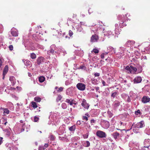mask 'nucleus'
Here are the masks:
<instances>
[{
    "label": "nucleus",
    "instance_id": "obj_1",
    "mask_svg": "<svg viewBox=\"0 0 150 150\" xmlns=\"http://www.w3.org/2000/svg\"><path fill=\"white\" fill-rule=\"evenodd\" d=\"M96 135L100 138H105L107 136L105 133L103 131L98 130L96 132Z\"/></svg>",
    "mask_w": 150,
    "mask_h": 150
},
{
    "label": "nucleus",
    "instance_id": "obj_2",
    "mask_svg": "<svg viewBox=\"0 0 150 150\" xmlns=\"http://www.w3.org/2000/svg\"><path fill=\"white\" fill-rule=\"evenodd\" d=\"M50 48V50L47 51V54L49 55H54L56 53V52L54 51L55 50V45H52Z\"/></svg>",
    "mask_w": 150,
    "mask_h": 150
},
{
    "label": "nucleus",
    "instance_id": "obj_3",
    "mask_svg": "<svg viewBox=\"0 0 150 150\" xmlns=\"http://www.w3.org/2000/svg\"><path fill=\"white\" fill-rule=\"evenodd\" d=\"M81 105L84 108L87 110L88 109L90 105L88 103H87L86 100L85 99H83L82 100Z\"/></svg>",
    "mask_w": 150,
    "mask_h": 150
},
{
    "label": "nucleus",
    "instance_id": "obj_4",
    "mask_svg": "<svg viewBox=\"0 0 150 150\" xmlns=\"http://www.w3.org/2000/svg\"><path fill=\"white\" fill-rule=\"evenodd\" d=\"M76 87L80 90L83 91L86 88V86L83 83H79L76 85Z\"/></svg>",
    "mask_w": 150,
    "mask_h": 150
},
{
    "label": "nucleus",
    "instance_id": "obj_5",
    "mask_svg": "<svg viewBox=\"0 0 150 150\" xmlns=\"http://www.w3.org/2000/svg\"><path fill=\"white\" fill-rule=\"evenodd\" d=\"M65 102L71 105H72L73 104L76 105L77 104V102L74 99L67 98L66 99Z\"/></svg>",
    "mask_w": 150,
    "mask_h": 150
},
{
    "label": "nucleus",
    "instance_id": "obj_6",
    "mask_svg": "<svg viewBox=\"0 0 150 150\" xmlns=\"http://www.w3.org/2000/svg\"><path fill=\"white\" fill-rule=\"evenodd\" d=\"M101 124L102 127L104 129H108L110 126V124L109 122L105 120H103L101 122Z\"/></svg>",
    "mask_w": 150,
    "mask_h": 150
},
{
    "label": "nucleus",
    "instance_id": "obj_7",
    "mask_svg": "<svg viewBox=\"0 0 150 150\" xmlns=\"http://www.w3.org/2000/svg\"><path fill=\"white\" fill-rule=\"evenodd\" d=\"M120 102L118 100H115L112 104V107L114 110H117L120 105Z\"/></svg>",
    "mask_w": 150,
    "mask_h": 150
},
{
    "label": "nucleus",
    "instance_id": "obj_8",
    "mask_svg": "<svg viewBox=\"0 0 150 150\" xmlns=\"http://www.w3.org/2000/svg\"><path fill=\"white\" fill-rule=\"evenodd\" d=\"M150 101V98L148 96H144L142 100V102L144 103H146Z\"/></svg>",
    "mask_w": 150,
    "mask_h": 150
},
{
    "label": "nucleus",
    "instance_id": "obj_9",
    "mask_svg": "<svg viewBox=\"0 0 150 150\" xmlns=\"http://www.w3.org/2000/svg\"><path fill=\"white\" fill-rule=\"evenodd\" d=\"M142 81V79L140 76L136 77L134 80V83H140Z\"/></svg>",
    "mask_w": 150,
    "mask_h": 150
},
{
    "label": "nucleus",
    "instance_id": "obj_10",
    "mask_svg": "<svg viewBox=\"0 0 150 150\" xmlns=\"http://www.w3.org/2000/svg\"><path fill=\"white\" fill-rule=\"evenodd\" d=\"M144 125V122L143 121H141L137 123L135 126L136 128H139L142 127Z\"/></svg>",
    "mask_w": 150,
    "mask_h": 150
},
{
    "label": "nucleus",
    "instance_id": "obj_11",
    "mask_svg": "<svg viewBox=\"0 0 150 150\" xmlns=\"http://www.w3.org/2000/svg\"><path fill=\"white\" fill-rule=\"evenodd\" d=\"M98 39V36L96 35H94L91 37V41L92 42H97Z\"/></svg>",
    "mask_w": 150,
    "mask_h": 150
},
{
    "label": "nucleus",
    "instance_id": "obj_12",
    "mask_svg": "<svg viewBox=\"0 0 150 150\" xmlns=\"http://www.w3.org/2000/svg\"><path fill=\"white\" fill-rule=\"evenodd\" d=\"M44 58L43 57H40L38 58L37 59V64L39 65L42 62H43Z\"/></svg>",
    "mask_w": 150,
    "mask_h": 150
},
{
    "label": "nucleus",
    "instance_id": "obj_13",
    "mask_svg": "<svg viewBox=\"0 0 150 150\" xmlns=\"http://www.w3.org/2000/svg\"><path fill=\"white\" fill-rule=\"evenodd\" d=\"M130 73L132 74H136V72L137 70V68L132 66H130Z\"/></svg>",
    "mask_w": 150,
    "mask_h": 150
},
{
    "label": "nucleus",
    "instance_id": "obj_14",
    "mask_svg": "<svg viewBox=\"0 0 150 150\" xmlns=\"http://www.w3.org/2000/svg\"><path fill=\"white\" fill-rule=\"evenodd\" d=\"M8 66L7 65H6L3 71V74H6L8 72Z\"/></svg>",
    "mask_w": 150,
    "mask_h": 150
},
{
    "label": "nucleus",
    "instance_id": "obj_15",
    "mask_svg": "<svg viewBox=\"0 0 150 150\" xmlns=\"http://www.w3.org/2000/svg\"><path fill=\"white\" fill-rule=\"evenodd\" d=\"M7 123V120L5 118H2L0 120V124H4L5 125H6Z\"/></svg>",
    "mask_w": 150,
    "mask_h": 150
},
{
    "label": "nucleus",
    "instance_id": "obj_16",
    "mask_svg": "<svg viewBox=\"0 0 150 150\" xmlns=\"http://www.w3.org/2000/svg\"><path fill=\"white\" fill-rule=\"evenodd\" d=\"M112 135L113 137L115 139H117L118 137H119V136H120V134L119 133L116 132L113 133V134H112Z\"/></svg>",
    "mask_w": 150,
    "mask_h": 150
},
{
    "label": "nucleus",
    "instance_id": "obj_17",
    "mask_svg": "<svg viewBox=\"0 0 150 150\" xmlns=\"http://www.w3.org/2000/svg\"><path fill=\"white\" fill-rule=\"evenodd\" d=\"M11 34L14 37H17L18 36V32L17 31L12 30L11 32Z\"/></svg>",
    "mask_w": 150,
    "mask_h": 150
},
{
    "label": "nucleus",
    "instance_id": "obj_18",
    "mask_svg": "<svg viewBox=\"0 0 150 150\" xmlns=\"http://www.w3.org/2000/svg\"><path fill=\"white\" fill-rule=\"evenodd\" d=\"M76 127L75 125H73L71 127H69V130L71 132L74 131L76 129Z\"/></svg>",
    "mask_w": 150,
    "mask_h": 150
},
{
    "label": "nucleus",
    "instance_id": "obj_19",
    "mask_svg": "<svg viewBox=\"0 0 150 150\" xmlns=\"http://www.w3.org/2000/svg\"><path fill=\"white\" fill-rule=\"evenodd\" d=\"M24 64L27 66H30L31 62L28 60H25L24 61Z\"/></svg>",
    "mask_w": 150,
    "mask_h": 150
},
{
    "label": "nucleus",
    "instance_id": "obj_20",
    "mask_svg": "<svg viewBox=\"0 0 150 150\" xmlns=\"http://www.w3.org/2000/svg\"><path fill=\"white\" fill-rule=\"evenodd\" d=\"M45 80V78L43 76H40L39 78V81L41 83L43 82Z\"/></svg>",
    "mask_w": 150,
    "mask_h": 150
},
{
    "label": "nucleus",
    "instance_id": "obj_21",
    "mask_svg": "<svg viewBox=\"0 0 150 150\" xmlns=\"http://www.w3.org/2000/svg\"><path fill=\"white\" fill-rule=\"evenodd\" d=\"M32 106L34 109L38 107L37 104L36 103L34 102H32L31 103Z\"/></svg>",
    "mask_w": 150,
    "mask_h": 150
},
{
    "label": "nucleus",
    "instance_id": "obj_22",
    "mask_svg": "<svg viewBox=\"0 0 150 150\" xmlns=\"http://www.w3.org/2000/svg\"><path fill=\"white\" fill-rule=\"evenodd\" d=\"M4 113L5 114H8L9 113L10 111L7 108H4Z\"/></svg>",
    "mask_w": 150,
    "mask_h": 150
},
{
    "label": "nucleus",
    "instance_id": "obj_23",
    "mask_svg": "<svg viewBox=\"0 0 150 150\" xmlns=\"http://www.w3.org/2000/svg\"><path fill=\"white\" fill-rule=\"evenodd\" d=\"M135 43V42L134 41L129 40L127 42V45H133Z\"/></svg>",
    "mask_w": 150,
    "mask_h": 150
},
{
    "label": "nucleus",
    "instance_id": "obj_24",
    "mask_svg": "<svg viewBox=\"0 0 150 150\" xmlns=\"http://www.w3.org/2000/svg\"><path fill=\"white\" fill-rule=\"evenodd\" d=\"M30 57L33 59H35L36 58V55L34 53H32L30 54Z\"/></svg>",
    "mask_w": 150,
    "mask_h": 150
},
{
    "label": "nucleus",
    "instance_id": "obj_25",
    "mask_svg": "<svg viewBox=\"0 0 150 150\" xmlns=\"http://www.w3.org/2000/svg\"><path fill=\"white\" fill-rule=\"evenodd\" d=\"M34 100L37 102H39L41 101V99L40 97H36L34 98Z\"/></svg>",
    "mask_w": 150,
    "mask_h": 150
},
{
    "label": "nucleus",
    "instance_id": "obj_26",
    "mask_svg": "<svg viewBox=\"0 0 150 150\" xmlns=\"http://www.w3.org/2000/svg\"><path fill=\"white\" fill-rule=\"evenodd\" d=\"M85 146L88 147L90 146V143L88 141H87L84 143Z\"/></svg>",
    "mask_w": 150,
    "mask_h": 150
},
{
    "label": "nucleus",
    "instance_id": "obj_27",
    "mask_svg": "<svg viewBox=\"0 0 150 150\" xmlns=\"http://www.w3.org/2000/svg\"><path fill=\"white\" fill-rule=\"evenodd\" d=\"M62 98V97L61 95H58L56 99L57 102H59L60 100Z\"/></svg>",
    "mask_w": 150,
    "mask_h": 150
},
{
    "label": "nucleus",
    "instance_id": "obj_28",
    "mask_svg": "<svg viewBox=\"0 0 150 150\" xmlns=\"http://www.w3.org/2000/svg\"><path fill=\"white\" fill-rule=\"evenodd\" d=\"M62 107L63 109H65L67 107V105L65 103H63L62 105Z\"/></svg>",
    "mask_w": 150,
    "mask_h": 150
},
{
    "label": "nucleus",
    "instance_id": "obj_29",
    "mask_svg": "<svg viewBox=\"0 0 150 150\" xmlns=\"http://www.w3.org/2000/svg\"><path fill=\"white\" fill-rule=\"evenodd\" d=\"M92 52H94L95 54L98 53L99 52V50L97 49H94L91 51Z\"/></svg>",
    "mask_w": 150,
    "mask_h": 150
},
{
    "label": "nucleus",
    "instance_id": "obj_30",
    "mask_svg": "<svg viewBox=\"0 0 150 150\" xmlns=\"http://www.w3.org/2000/svg\"><path fill=\"white\" fill-rule=\"evenodd\" d=\"M107 113L108 115L110 117H112L113 115V114L112 112H111L110 111H108L107 112Z\"/></svg>",
    "mask_w": 150,
    "mask_h": 150
},
{
    "label": "nucleus",
    "instance_id": "obj_31",
    "mask_svg": "<svg viewBox=\"0 0 150 150\" xmlns=\"http://www.w3.org/2000/svg\"><path fill=\"white\" fill-rule=\"evenodd\" d=\"M14 79L15 78L14 77L12 76L10 77L9 80L12 82H13Z\"/></svg>",
    "mask_w": 150,
    "mask_h": 150
},
{
    "label": "nucleus",
    "instance_id": "obj_32",
    "mask_svg": "<svg viewBox=\"0 0 150 150\" xmlns=\"http://www.w3.org/2000/svg\"><path fill=\"white\" fill-rule=\"evenodd\" d=\"M39 118L36 116H35L34 117V121L35 122H37L39 120Z\"/></svg>",
    "mask_w": 150,
    "mask_h": 150
},
{
    "label": "nucleus",
    "instance_id": "obj_33",
    "mask_svg": "<svg viewBox=\"0 0 150 150\" xmlns=\"http://www.w3.org/2000/svg\"><path fill=\"white\" fill-rule=\"evenodd\" d=\"M107 54V53H103L102 54L100 55L101 58L102 59H103L104 57V55H106Z\"/></svg>",
    "mask_w": 150,
    "mask_h": 150
},
{
    "label": "nucleus",
    "instance_id": "obj_34",
    "mask_svg": "<svg viewBox=\"0 0 150 150\" xmlns=\"http://www.w3.org/2000/svg\"><path fill=\"white\" fill-rule=\"evenodd\" d=\"M73 33L72 32V31L71 30H69V35L71 37L73 35Z\"/></svg>",
    "mask_w": 150,
    "mask_h": 150
},
{
    "label": "nucleus",
    "instance_id": "obj_35",
    "mask_svg": "<svg viewBox=\"0 0 150 150\" xmlns=\"http://www.w3.org/2000/svg\"><path fill=\"white\" fill-rule=\"evenodd\" d=\"M117 93L116 92H114L112 93L111 95V96L113 97V98H114L115 96L117 95Z\"/></svg>",
    "mask_w": 150,
    "mask_h": 150
},
{
    "label": "nucleus",
    "instance_id": "obj_36",
    "mask_svg": "<svg viewBox=\"0 0 150 150\" xmlns=\"http://www.w3.org/2000/svg\"><path fill=\"white\" fill-rule=\"evenodd\" d=\"M45 149L43 146H41L39 147V150H44Z\"/></svg>",
    "mask_w": 150,
    "mask_h": 150
},
{
    "label": "nucleus",
    "instance_id": "obj_37",
    "mask_svg": "<svg viewBox=\"0 0 150 150\" xmlns=\"http://www.w3.org/2000/svg\"><path fill=\"white\" fill-rule=\"evenodd\" d=\"M82 119L83 120H85L86 121H87L88 120V119L87 117L86 116H83L82 117Z\"/></svg>",
    "mask_w": 150,
    "mask_h": 150
},
{
    "label": "nucleus",
    "instance_id": "obj_38",
    "mask_svg": "<svg viewBox=\"0 0 150 150\" xmlns=\"http://www.w3.org/2000/svg\"><path fill=\"white\" fill-rule=\"evenodd\" d=\"M125 69L129 71L130 73V71H131L130 67H129V66H127L125 68Z\"/></svg>",
    "mask_w": 150,
    "mask_h": 150
},
{
    "label": "nucleus",
    "instance_id": "obj_39",
    "mask_svg": "<svg viewBox=\"0 0 150 150\" xmlns=\"http://www.w3.org/2000/svg\"><path fill=\"white\" fill-rule=\"evenodd\" d=\"M8 48L9 50L11 51L12 50H13V47L12 45H10L8 47Z\"/></svg>",
    "mask_w": 150,
    "mask_h": 150
},
{
    "label": "nucleus",
    "instance_id": "obj_40",
    "mask_svg": "<svg viewBox=\"0 0 150 150\" xmlns=\"http://www.w3.org/2000/svg\"><path fill=\"white\" fill-rule=\"evenodd\" d=\"M63 88L62 87H60L59 88L58 90L57 91L58 92H61L63 91Z\"/></svg>",
    "mask_w": 150,
    "mask_h": 150
},
{
    "label": "nucleus",
    "instance_id": "obj_41",
    "mask_svg": "<svg viewBox=\"0 0 150 150\" xmlns=\"http://www.w3.org/2000/svg\"><path fill=\"white\" fill-rule=\"evenodd\" d=\"M50 139L51 140H54V137L53 135H51L50 136Z\"/></svg>",
    "mask_w": 150,
    "mask_h": 150
},
{
    "label": "nucleus",
    "instance_id": "obj_42",
    "mask_svg": "<svg viewBox=\"0 0 150 150\" xmlns=\"http://www.w3.org/2000/svg\"><path fill=\"white\" fill-rule=\"evenodd\" d=\"M91 82L93 84H97L96 82L95 81L94 79H91Z\"/></svg>",
    "mask_w": 150,
    "mask_h": 150
},
{
    "label": "nucleus",
    "instance_id": "obj_43",
    "mask_svg": "<svg viewBox=\"0 0 150 150\" xmlns=\"http://www.w3.org/2000/svg\"><path fill=\"white\" fill-rule=\"evenodd\" d=\"M135 114L136 115H138L139 114H140V110H138L137 111L135 112Z\"/></svg>",
    "mask_w": 150,
    "mask_h": 150
},
{
    "label": "nucleus",
    "instance_id": "obj_44",
    "mask_svg": "<svg viewBox=\"0 0 150 150\" xmlns=\"http://www.w3.org/2000/svg\"><path fill=\"white\" fill-rule=\"evenodd\" d=\"M127 101L128 102H130L131 101V99L129 96H128Z\"/></svg>",
    "mask_w": 150,
    "mask_h": 150
},
{
    "label": "nucleus",
    "instance_id": "obj_45",
    "mask_svg": "<svg viewBox=\"0 0 150 150\" xmlns=\"http://www.w3.org/2000/svg\"><path fill=\"white\" fill-rule=\"evenodd\" d=\"M102 83L103 84V86H105L106 83H105V82L103 80H102Z\"/></svg>",
    "mask_w": 150,
    "mask_h": 150
},
{
    "label": "nucleus",
    "instance_id": "obj_46",
    "mask_svg": "<svg viewBox=\"0 0 150 150\" xmlns=\"http://www.w3.org/2000/svg\"><path fill=\"white\" fill-rule=\"evenodd\" d=\"M45 149L48 147V144H45L43 146Z\"/></svg>",
    "mask_w": 150,
    "mask_h": 150
},
{
    "label": "nucleus",
    "instance_id": "obj_47",
    "mask_svg": "<svg viewBox=\"0 0 150 150\" xmlns=\"http://www.w3.org/2000/svg\"><path fill=\"white\" fill-rule=\"evenodd\" d=\"M94 75L95 76H99L100 75V74L99 73H95L94 74Z\"/></svg>",
    "mask_w": 150,
    "mask_h": 150
},
{
    "label": "nucleus",
    "instance_id": "obj_48",
    "mask_svg": "<svg viewBox=\"0 0 150 150\" xmlns=\"http://www.w3.org/2000/svg\"><path fill=\"white\" fill-rule=\"evenodd\" d=\"M95 88L96 91H98L99 90V88L98 87H95Z\"/></svg>",
    "mask_w": 150,
    "mask_h": 150
},
{
    "label": "nucleus",
    "instance_id": "obj_49",
    "mask_svg": "<svg viewBox=\"0 0 150 150\" xmlns=\"http://www.w3.org/2000/svg\"><path fill=\"white\" fill-rule=\"evenodd\" d=\"M2 62L1 59L0 58V68L2 65Z\"/></svg>",
    "mask_w": 150,
    "mask_h": 150
},
{
    "label": "nucleus",
    "instance_id": "obj_50",
    "mask_svg": "<svg viewBox=\"0 0 150 150\" xmlns=\"http://www.w3.org/2000/svg\"><path fill=\"white\" fill-rule=\"evenodd\" d=\"M76 124L78 125H80L81 124V122L79 120L78 121L76 122Z\"/></svg>",
    "mask_w": 150,
    "mask_h": 150
},
{
    "label": "nucleus",
    "instance_id": "obj_51",
    "mask_svg": "<svg viewBox=\"0 0 150 150\" xmlns=\"http://www.w3.org/2000/svg\"><path fill=\"white\" fill-rule=\"evenodd\" d=\"M91 123H95V121L93 119L91 120Z\"/></svg>",
    "mask_w": 150,
    "mask_h": 150
},
{
    "label": "nucleus",
    "instance_id": "obj_52",
    "mask_svg": "<svg viewBox=\"0 0 150 150\" xmlns=\"http://www.w3.org/2000/svg\"><path fill=\"white\" fill-rule=\"evenodd\" d=\"M1 139H0V145L2 143V139H3L2 137H1Z\"/></svg>",
    "mask_w": 150,
    "mask_h": 150
},
{
    "label": "nucleus",
    "instance_id": "obj_53",
    "mask_svg": "<svg viewBox=\"0 0 150 150\" xmlns=\"http://www.w3.org/2000/svg\"><path fill=\"white\" fill-rule=\"evenodd\" d=\"M84 67H85L83 66H81L80 67V68L81 69H83Z\"/></svg>",
    "mask_w": 150,
    "mask_h": 150
},
{
    "label": "nucleus",
    "instance_id": "obj_54",
    "mask_svg": "<svg viewBox=\"0 0 150 150\" xmlns=\"http://www.w3.org/2000/svg\"><path fill=\"white\" fill-rule=\"evenodd\" d=\"M116 129L117 130H120L121 131H123V130H126L125 129H118V128H116Z\"/></svg>",
    "mask_w": 150,
    "mask_h": 150
},
{
    "label": "nucleus",
    "instance_id": "obj_55",
    "mask_svg": "<svg viewBox=\"0 0 150 150\" xmlns=\"http://www.w3.org/2000/svg\"><path fill=\"white\" fill-rule=\"evenodd\" d=\"M28 75L29 77H31L32 76V75L30 73H28Z\"/></svg>",
    "mask_w": 150,
    "mask_h": 150
},
{
    "label": "nucleus",
    "instance_id": "obj_56",
    "mask_svg": "<svg viewBox=\"0 0 150 150\" xmlns=\"http://www.w3.org/2000/svg\"><path fill=\"white\" fill-rule=\"evenodd\" d=\"M6 74H4H4H3V78H2V79H4V78H5V76Z\"/></svg>",
    "mask_w": 150,
    "mask_h": 150
},
{
    "label": "nucleus",
    "instance_id": "obj_57",
    "mask_svg": "<svg viewBox=\"0 0 150 150\" xmlns=\"http://www.w3.org/2000/svg\"><path fill=\"white\" fill-rule=\"evenodd\" d=\"M85 115H87L88 117H90L88 113L86 114Z\"/></svg>",
    "mask_w": 150,
    "mask_h": 150
},
{
    "label": "nucleus",
    "instance_id": "obj_58",
    "mask_svg": "<svg viewBox=\"0 0 150 150\" xmlns=\"http://www.w3.org/2000/svg\"><path fill=\"white\" fill-rule=\"evenodd\" d=\"M120 125H122L123 123H122V122H120Z\"/></svg>",
    "mask_w": 150,
    "mask_h": 150
},
{
    "label": "nucleus",
    "instance_id": "obj_59",
    "mask_svg": "<svg viewBox=\"0 0 150 150\" xmlns=\"http://www.w3.org/2000/svg\"><path fill=\"white\" fill-rule=\"evenodd\" d=\"M143 58L144 59H146V56H145Z\"/></svg>",
    "mask_w": 150,
    "mask_h": 150
},
{
    "label": "nucleus",
    "instance_id": "obj_60",
    "mask_svg": "<svg viewBox=\"0 0 150 150\" xmlns=\"http://www.w3.org/2000/svg\"><path fill=\"white\" fill-rule=\"evenodd\" d=\"M122 21H121L122 23H124V21L123 20V19H122Z\"/></svg>",
    "mask_w": 150,
    "mask_h": 150
},
{
    "label": "nucleus",
    "instance_id": "obj_61",
    "mask_svg": "<svg viewBox=\"0 0 150 150\" xmlns=\"http://www.w3.org/2000/svg\"><path fill=\"white\" fill-rule=\"evenodd\" d=\"M141 71H142V70H140V71H139V72H137V73H140V72H141Z\"/></svg>",
    "mask_w": 150,
    "mask_h": 150
},
{
    "label": "nucleus",
    "instance_id": "obj_62",
    "mask_svg": "<svg viewBox=\"0 0 150 150\" xmlns=\"http://www.w3.org/2000/svg\"><path fill=\"white\" fill-rule=\"evenodd\" d=\"M70 110L71 111H72V108H70Z\"/></svg>",
    "mask_w": 150,
    "mask_h": 150
},
{
    "label": "nucleus",
    "instance_id": "obj_63",
    "mask_svg": "<svg viewBox=\"0 0 150 150\" xmlns=\"http://www.w3.org/2000/svg\"><path fill=\"white\" fill-rule=\"evenodd\" d=\"M96 97L97 98H98V95H96Z\"/></svg>",
    "mask_w": 150,
    "mask_h": 150
},
{
    "label": "nucleus",
    "instance_id": "obj_64",
    "mask_svg": "<svg viewBox=\"0 0 150 150\" xmlns=\"http://www.w3.org/2000/svg\"><path fill=\"white\" fill-rule=\"evenodd\" d=\"M49 150H53V149H49Z\"/></svg>",
    "mask_w": 150,
    "mask_h": 150
}]
</instances>
